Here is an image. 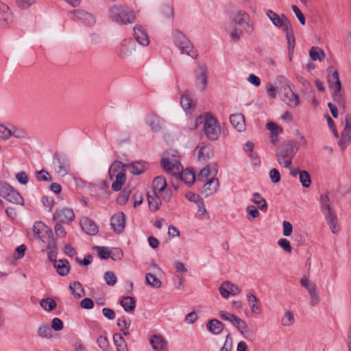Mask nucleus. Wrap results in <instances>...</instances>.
Here are the masks:
<instances>
[{
    "label": "nucleus",
    "instance_id": "33",
    "mask_svg": "<svg viewBox=\"0 0 351 351\" xmlns=\"http://www.w3.org/2000/svg\"><path fill=\"white\" fill-rule=\"evenodd\" d=\"M252 202L257 205L258 209L263 211H266L267 209V204L266 200L261 196V195L256 192L253 194V199Z\"/></svg>",
    "mask_w": 351,
    "mask_h": 351
},
{
    "label": "nucleus",
    "instance_id": "47",
    "mask_svg": "<svg viewBox=\"0 0 351 351\" xmlns=\"http://www.w3.org/2000/svg\"><path fill=\"white\" fill-rule=\"evenodd\" d=\"M145 278L147 283L154 288H160L162 285L161 281L151 273H147Z\"/></svg>",
    "mask_w": 351,
    "mask_h": 351
},
{
    "label": "nucleus",
    "instance_id": "50",
    "mask_svg": "<svg viewBox=\"0 0 351 351\" xmlns=\"http://www.w3.org/2000/svg\"><path fill=\"white\" fill-rule=\"evenodd\" d=\"M95 250H97L99 257L101 259L106 260L111 256V251L104 246H96Z\"/></svg>",
    "mask_w": 351,
    "mask_h": 351
},
{
    "label": "nucleus",
    "instance_id": "61",
    "mask_svg": "<svg viewBox=\"0 0 351 351\" xmlns=\"http://www.w3.org/2000/svg\"><path fill=\"white\" fill-rule=\"evenodd\" d=\"M219 317L222 320L228 321L232 324L237 316L230 313L221 311L219 312Z\"/></svg>",
    "mask_w": 351,
    "mask_h": 351
},
{
    "label": "nucleus",
    "instance_id": "43",
    "mask_svg": "<svg viewBox=\"0 0 351 351\" xmlns=\"http://www.w3.org/2000/svg\"><path fill=\"white\" fill-rule=\"evenodd\" d=\"M332 90V97L334 101L339 106L344 108L346 104V99L343 94L341 92V90H337L335 88H331Z\"/></svg>",
    "mask_w": 351,
    "mask_h": 351
},
{
    "label": "nucleus",
    "instance_id": "48",
    "mask_svg": "<svg viewBox=\"0 0 351 351\" xmlns=\"http://www.w3.org/2000/svg\"><path fill=\"white\" fill-rule=\"evenodd\" d=\"M300 181L304 188H308L311 184V178L309 173L305 170H302L299 175Z\"/></svg>",
    "mask_w": 351,
    "mask_h": 351
},
{
    "label": "nucleus",
    "instance_id": "58",
    "mask_svg": "<svg viewBox=\"0 0 351 351\" xmlns=\"http://www.w3.org/2000/svg\"><path fill=\"white\" fill-rule=\"evenodd\" d=\"M97 343L99 347L102 349L104 351H108L110 345L108 339L104 336H99L97 338Z\"/></svg>",
    "mask_w": 351,
    "mask_h": 351
},
{
    "label": "nucleus",
    "instance_id": "45",
    "mask_svg": "<svg viewBox=\"0 0 351 351\" xmlns=\"http://www.w3.org/2000/svg\"><path fill=\"white\" fill-rule=\"evenodd\" d=\"M132 190L128 187L124 188L121 194L117 197L116 202L119 205H124L129 199Z\"/></svg>",
    "mask_w": 351,
    "mask_h": 351
},
{
    "label": "nucleus",
    "instance_id": "30",
    "mask_svg": "<svg viewBox=\"0 0 351 351\" xmlns=\"http://www.w3.org/2000/svg\"><path fill=\"white\" fill-rule=\"evenodd\" d=\"M113 341L116 346L117 351H128L127 343L122 335L114 333L113 335Z\"/></svg>",
    "mask_w": 351,
    "mask_h": 351
},
{
    "label": "nucleus",
    "instance_id": "59",
    "mask_svg": "<svg viewBox=\"0 0 351 351\" xmlns=\"http://www.w3.org/2000/svg\"><path fill=\"white\" fill-rule=\"evenodd\" d=\"M62 224V223L56 221V223L54 226L56 235L59 238H64L66 235V232Z\"/></svg>",
    "mask_w": 351,
    "mask_h": 351
},
{
    "label": "nucleus",
    "instance_id": "42",
    "mask_svg": "<svg viewBox=\"0 0 351 351\" xmlns=\"http://www.w3.org/2000/svg\"><path fill=\"white\" fill-rule=\"evenodd\" d=\"M311 297V304L313 306H317L319 302V296L317 291L316 285H312L308 290Z\"/></svg>",
    "mask_w": 351,
    "mask_h": 351
},
{
    "label": "nucleus",
    "instance_id": "3",
    "mask_svg": "<svg viewBox=\"0 0 351 351\" xmlns=\"http://www.w3.org/2000/svg\"><path fill=\"white\" fill-rule=\"evenodd\" d=\"M110 19L120 25L132 24L135 21L136 16L134 11L128 7L114 5L108 10Z\"/></svg>",
    "mask_w": 351,
    "mask_h": 351
},
{
    "label": "nucleus",
    "instance_id": "6",
    "mask_svg": "<svg viewBox=\"0 0 351 351\" xmlns=\"http://www.w3.org/2000/svg\"><path fill=\"white\" fill-rule=\"evenodd\" d=\"M204 131L210 141H216L221 134L219 123L217 119L210 114H206L204 117Z\"/></svg>",
    "mask_w": 351,
    "mask_h": 351
},
{
    "label": "nucleus",
    "instance_id": "34",
    "mask_svg": "<svg viewBox=\"0 0 351 351\" xmlns=\"http://www.w3.org/2000/svg\"><path fill=\"white\" fill-rule=\"evenodd\" d=\"M266 15L272 22L274 25L278 27H282V21L284 20V17L282 16L280 17L278 14L271 10H268L266 12Z\"/></svg>",
    "mask_w": 351,
    "mask_h": 351
},
{
    "label": "nucleus",
    "instance_id": "20",
    "mask_svg": "<svg viewBox=\"0 0 351 351\" xmlns=\"http://www.w3.org/2000/svg\"><path fill=\"white\" fill-rule=\"evenodd\" d=\"M230 121L232 127L239 132L245 130V122L244 116L241 113L231 114Z\"/></svg>",
    "mask_w": 351,
    "mask_h": 351
},
{
    "label": "nucleus",
    "instance_id": "62",
    "mask_svg": "<svg viewBox=\"0 0 351 351\" xmlns=\"http://www.w3.org/2000/svg\"><path fill=\"white\" fill-rule=\"evenodd\" d=\"M269 175L271 182L276 184L280 181V173L277 169L274 168L271 169L269 171Z\"/></svg>",
    "mask_w": 351,
    "mask_h": 351
},
{
    "label": "nucleus",
    "instance_id": "32",
    "mask_svg": "<svg viewBox=\"0 0 351 351\" xmlns=\"http://www.w3.org/2000/svg\"><path fill=\"white\" fill-rule=\"evenodd\" d=\"M69 289L73 295L77 298H81L85 294L84 289L80 282L75 281L70 284Z\"/></svg>",
    "mask_w": 351,
    "mask_h": 351
},
{
    "label": "nucleus",
    "instance_id": "7",
    "mask_svg": "<svg viewBox=\"0 0 351 351\" xmlns=\"http://www.w3.org/2000/svg\"><path fill=\"white\" fill-rule=\"evenodd\" d=\"M175 45L180 49L182 53H186L193 58L197 57V53L192 51L193 47L192 43L180 31L175 30L173 32Z\"/></svg>",
    "mask_w": 351,
    "mask_h": 351
},
{
    "label": "nucleus",
    "instance_id": "18",
    "mask_svg": "<svg viewBox=\"0 0 351 351\" xmlns=\"http://www.w3.org/2000/svg\"><path fill=\"white\" fill-rule=\"evenodd\" d=\"M80 226L82 230L88 235L94 236L98 233V226L95 221L88 217H84L81 220Z\"/></svg>",
    "mask_w": 351,
    "mask_h": 351
},
{
    "label": "nucleus",
    "instance_id": "49",
    "mask_svg": "<svg viewBox=\"0 0 351 351\" xmlns=\"http://www.w3.org/2000/svg\"><path fill=\"white\" fill-rule=\"evenodd\" d=\"M213 156V152L210 147H202L198 153V158L199 160H206L210 158Z\"/></svg>",
    "mask_w": 351,
    "mask_h": 351
},
{
    "label": "nucleus",
    "instance_id": "38",
    "mask_svg": "<svg viewBox=\"0 0 351 351\" xmlns=\"http://www.w3.org/2000/svg\"><path fill=\"white\" fill-rule=\"evenodd\" d=\"M213 169L214 171H217V163H212L207 165L206 167L202 169L199 173L197 176L198 180H200L202 178H207L211 174V169Z\"/></svg>",
    "mask_w": 351,
    "mask_h": 351
},
{
    "label": "nucleus",
    "instance_id": "27",
    "mask_svg": "<svg viewBox=\"0 0 351 351\" xmlns=\"http://www.w3.org/2000/svg\"><path fill=\"white\" fill-rule=\"evenodd\" d=\"M167 186V180L165 177L159 176L156 177L152 182V190L156 193L164 192Z\"/></svg>",
    "mask_w": 351,
    "mask_h": 351
},
{
    "label": "nucleus",
    "instance_id": "8",
    "mask_svg": "<svg viewBox=\"0 0 351 351\" xmlns=\"http://www.w3.org/2000/svg\"><path fill=\"white\" fill-rule=\"evenodd\" d=\"M0 196L3 198L15 204H23V198L21 194L8 183L0 182Z\"/></svg>",
    "mask_w": 351,
    "mask_h": 351
},
{
    "label": "nucleus",
    "instance_id": "63",
    "mask_svg": "<svg viewBox=\"0 0 351 351\" xmlns=\"http://www.w3.org/2000/svg\"><path fill=\"white\" fill-rule=\"evenodd\" d=\"M266 128L270 131L271 134H278L279 132H282V128L274 122H268Z\"/></svg>",
    "mask_w": 351,
    "mask_h": 351
},
{
    "label": "nucleus",
    "instance_id": "44",
    "mask_svg": "<svg viewBox=\"0 0 351 351\" xmlns=\"http://www.w3.org/2000/svg\"><path fill=\"white\" fill-rule=\"evenodd\" d=\"M38 335L42 338H51L52 337L51 328L47 324L41 325L38 330Z\"/></svg>",
    "mask_w": 351,
    "mask_h": 351
},
{
    "label": "nucleus",
    "instance_id": "19",
    "mask_svg": "<svg viewBox=\"0 0 351 351\" xmlns=\"http://www.w3.org/2000/svg\"><path fill=\"white\" fill-rule=\"evenodd\" d=\"M147 202L149 208L152 212H156L159 210L162 205L161 199L159 197L158 193H156L154 191L147 192Z\"/></svg>",
    "mask_w": 351,
    "mask_h": 351
},
{
    "label": "nucleus",
    "instance_id": "21",
    "mask_svg": "<svg viewBox=\"0 0 351 351\" xmlns=\"http://www.w3.org/2000/svg\"><path fill=\"white\" fill-rule=\"evenodd\" d=\"M125 167L133 175H141L147 169V164L144 161H135Z\"/></svg>",
    "mask_w": 351,
    "mask_h": 351
},
{
    "label": "nucleus",
    "instance_id": "22",
    "mask_svg": "<svg viewBox=\"0 0 351 351\" xmlns=\"http://www.w3.org/2000/svg\"><path fill=\"white\" fill-rule=\"evenodd\" d=\"M134 36L136 42L142 46H147L149 43L148 35L141 27H134Z\"/></svg>",
    "mask_w": 351,
    "mask_h": 351
},
{
    "label": "nucleus",
    "instance_id": "46",
    "mask_svg": "<svg viewBox=\"0 0 351 351\" xmlns=\"http://www.w3.org/2000/svg\"><path fill=\"white\" fill-rule=\"evenodd\" d=\"M351 141V134L341 132L340 139L339 141V145L341 147V151H344L346 147L350 144Z\"/></svg>",
    "mask_w": 351,
    "mask_h": 351
},
{
    "label": "nucleus",
    "instance_id": "64",
    "mask_svg": "<svg viewBox=\"0 0 351 351\" xmlns=\"http://www.w3.org/2000/svg\"><path fill=\"white\" fill-rule=\"evenodd\" d=\"M232 348V338L230 334H228L226 337V339L223 347L219 351H231Z\"/></svg>",
    "mask_w": 351,
    "mask_h": 351
},
{
    "label": "nucleus",
    "instance_id": "37",
    "mask_svg": "<svg viewBox=\"0 0 351 351\" xmlns=\"http://www.w3.org/2000/svg\"><path fill=\"white\" fill-rule=\"evenodd\" d=\"M40 304L41 307L47 311H51L57 306L56 301L51 298L42 299L40 301Z\"/></svg>",
    "mask_w": 351,
    "mask_h": 351
},
{
    "label": "nucleus",
    "instance_id": "54",
    "mask_svg": "<svg viewBox=\"0 0 351 351\" xmlns=\"http://www.w3.org/2000/svg\"><path fill=\"white\" fill-rule=\"evenodd\" d=\"M232 325L235 326L241 333L246 332L245 330L248 327L247 323L239 317H236Z\"/></svg>",
    "mask_w": 351,
    "mask_h": 351
},
{
    "label": "nucleus",
    "instance_id": "15",
    "mask_svg": "<svg viewBox=\"0 0 351 351\" xmlns=\"http://www.w3.org/2000/svg\"><path fill=\"white\" fill-rule=\"evenodd\" d=\"M146 123L153 132H159L162 127L164 120L154 112H149L146 116Z\"/></svg>",
    "mask_w": 351,
    "mask_h": 351
},
{
    "label": "nucleus",
    "instance_id": "41",
    "mask_svg": "<svg viewBox=\"0 0 351 351\" xmlns=\"http://www.w3.org/2000/svg\"><path fill=\"white\" fill-rule=\"evenodd\" d=\"M309 54H310L311 58L313 61H315L317 60H319V61H322V59H324V58L325 56V53H324V51L322 50L318 47H312L310 50Z\"/></svg>",
    "mask_w": 351,
    "mask_h": 351
},
{
    "label": "nucleus",
    "instance_id": "40",
    "mask_svg": "<svg viewBox=\"0 0 351 351\" xmlns=\"http://www.w3.org/2000/svg\"><path fill=\"white\" fill-rule=\"evenodd\" d=\"M249 16H250L247 12L242 10H239L233 16L232 20L235 24L241 26L243 24L244 22L246 21V20H249Z\"/></svg>",
    "mask_w": 351,
    "mask_h": 351
},
{
    "label": "nucleus",
    "instance_id": "13",
    "mask_svg": "<svg viewBox=\"0 0 351 351\" xmlns=\"http://www.w3.org/2000/svg\"><path fill=\"white\" fill-rule=\"evenodd\" d=\"M196 81L200 83V89L204 91L208 85V68L205 64H199L195 71Z\"/></svg>",
    "mask_w": 351,
    "mask_h": 351
},
{
    "label": "nucleus",
    "instance_id": "56",
    "mask_svg": "<svg viewBox=\"0 0 351 351\" xmlns=\"http://www.w3.org/2000/svg\"><path fill=\"white\" fill-rule=\"evenodd\" d=\"M246 210L247 213V217L249 221H252L260 215L258 209L254 206H247Z\"/></svg>",
    "mask_w": 351,
    "mask_h": 351
},
{
    "label": "nucleus",
    "instance_id": "53",
    "mask_svg": "<svg viewBox=\"0 0 351 351\" xmlns=\"http://www.w3.org/2000/svg\"><path fill=\"white\" fill-rule=\"evenodd\" d=\"M104 278L106 283L109 286H114L117 281V278L114 272L108 271L104 274Z\"/></svg>",
    "mask_w": 351,
    "mask_h": 351
},
{
    "label": "nucleus",
    "instance_id": "4",
    "mask_svg": "<svg viewBox=\"0 0 351 351\" xmlns=\"http://www.w3.org/2000/svg\"><path fill=\"white\" fill-rule=\"evenodd\" d=\"M125 165L121 161L116 160L112 163L109 169V176L111 180L115 178L112 184V189L119 191L126 180Z\"/></svg>",
    "mask_w": 351,
    "mask_h": 351
},
{
    "label": "nucleus",
    "instance_id": "31",
    "mask_svg": "<svg viewBox=\"0 0 351 351\" xmlns=\"http://www.w3.org/2000/svg\"><path fill=\"white\" fill-rule=\"evenodd\" d=\"M136 299L130 296H125L120 302L121 305L127 312H131L136 307Z\"/></svg>",
    "mask_w": 351,
    "mask_h": 351
},
{
    "label": "nucleus",
    "instance_id": "29",
    "mask_svg": "<svg viewBox=\"0 0 351 351\" xmlns=\"http://www.w3.org/2000/svg\"><path fill=\"white\" fill-rule=\"evenodd\" d=\"M179 179L188 185H192L195 181V174L193 171L186 169L185 171H182Z\"/></svg>",
    "mask_w": 351,
    "mask_h": 351
},
{
    "label": "nucleus",
    "instance_id": "5",
    "mask_svg": "<svg viewBox=\"0 0 351 351\" xmlns=\"http://www.w3.org/2000/svg\"><path fill=\"white\" fill-rule=\"evenodd\" d=\"M276 81L282 84L279 90L282 100L291 108L298 106L300 104L299 95L295 93L291 88L289 81L282 75L278 76Z\"/></svg>",
    "mask_w": 351,
    "mask_h": 351
},
{
    "label": "nucleus",
    "instance_id": "55",
    "mask_svg": "<svg viewBox=\"0 0 351 351\" xmlns=\"http://www.w3.org/2000/svg\"><path fill=\"white\" fill-rule=\"evenodd\" d=\"M230 282L226 281L223 282L219 288V291L221 296L224 298H228L229 295H230Z\"/></svg>",
    "mask_w": 351,
    "mask_h": 351
},
{
    "label": "nucleus",
    "instance_id": "25",
    "mask_svg": "<svg viewBox=\"0 0 351 351\" xmlns=\"http://www.w3.org/2000/svg\"><path fill=\"white\" fill-rule=\"evenodd\" d=\"M74 14L76 18L81 20L86 25H92L95 23L94 16L84 10H76L74 11Z\"/></svg>",
    "mask_w": 351,
    "mask_h": 351
},
{
    "label": "nucleus",
    "instance_id": "26",
    "mask_svg": "<svg viewBox=\"0 0 351 351\" xmlns=\"http://www.w3.org/2000/svg\"><path fill=\"white\" fill-rule=\"evenodd\" d=\"M53 266L56 269L58 274L62 276H66L69 273L71 268L69 262L66 259H60L55 261Z\"/></svg>",
    "mask_w": 351,
    "mask_h": 351
},
{
    "label": "nucleus",
    "instance_id": "12",
    "mask_svg": "<svg viewBox=\"0 0 351 351\" xmlns=\"http://www.w3.org/2000/svg\"><path fill=\"white\" fill-rule=\"evenodd\" d=\"M74 218L75 214L73 209L69 208H63L55 211L53 220L59 223L68 224L73 221Z\"/></svg>",
    "mask_w": 351,
    "mask_h": 351
},
{
    "label": "nucleus",
    "instance_id": "1",
    "mask_svg": "<svg viewBox=\"0 0 351 351\" xmlns=\"http://www.w3.org/2000/svg\"><path fill=\"white\" fill-rule=\"evenodd\" d=\"M298 151L297 143L294 140L285 141L280 144L275 156L280 165L291 169L292 160Z\"/></svg>",
    "mask_w": 351,
    "mask_h": 351
},
{
    "label": "nucleus",
    "instance_id": "39",
    "mask_svg": "<svg viewBox=\"0 0 351 351\" xmlns=\"http://www.w3.org/2000/svg\"><path fill=\"white\" fill-rule=\"evenodd\" d=\"M46 225L42 221H36L33 226V232L35 235L38 236V239L44 242L43 237L45 235H42V233L45 232Z\"/></svg>",
    "mask_w": 351,
    "mask_h": 351
},
{
    "label": "nucleus",
    "instance_id": "9",
    "mask_svg": "<svg viewBox=\"0 0 351 351\" xmlns=\"http://www.w3.org/2000/svg\"><path fill=\"white\" fill-rule=\"evenodd\" d=\"M162 168L169 174L178 178L183 170L180 162L176 159L163 158L160 161Z\"/></svg>",
    "mask_w": 351,
    "mask_h": 351
},
{
    "label": "nucleus",
    "instance_id": "17",
    "mask_svg": "<svg viewBox=\"0 0 351 351\" xmlns=\"http://www.w3.org/2000/svg\"><path fill=\"white\" fill-rule=\"evenodd\" d=\"M154 351H168L167 341L161 335H154L149 339Z\"/></svg>",
    "mask_w": 351,
    "mask_h": 351
},
{
    "label": "nucleus",
    "instance_id": "60",
    "mask_svg": "<svg viewBox=\"0 0 351 351\" xmlns=\"http://www.w3.org/2000/svg\"><path fill=\"white\" fill-rule=\"evenodd\" d=\"M294 322L293 313L287 311L285 313L284 317L282 319L281 323L283 326H288L291 325Z\"/></svg>",
    "mask_w": 351,
    "mask_h": 351
},
{
    "label": "nucleus",
    "instance_id": "10",
    "mask_svg": "<svg viewBox=\"0 0 351 351\" xmlns=\"http://www.w3.org/2000/svg\"><path fill=\"white\" fill-rule=\"evenodd\" d=\"M53 163L55 167L56 171L61 175H66L69 170V162L65 155L55 153L53 157Z\"/></svg>",
    "mask_w": 351,
    "mask_h": 351
},
{
    "label": "nucleus",
    "instance_id": "16",
    "mask_svg": "<svg viewBox=\"0 0 351 351\" xmlns=\"http://www.w3.org/2000/svg\"><path fill=\"white\" fill-rule=\"evenodd\" d=\"M12 20L13 16L9 7L0 1V27H8Z\"/></svg>",
    "mask_w": 351,
    "mask_h": 351
},
{
    "label": "nucleus",
    "instance_id": "2",
    "mask_svg": "<svg viewBox=\"0 0 351 351\" xmlns=\"http://www.w3.org/2000/svg\"><path fill=\"white\" fill-rule=\"evenodd\" d=\"M319 203L321 210L325 216V219L330 229L333 234H338L340 228L337 223V215L332 209L328 193L320 195Z\"/></svg>",
    "mask_w": 351,
    "mask_h": 351
},
{
    "label": "nucleus",
    "instance_id": "24",
    "mask_svg": "<svg viewBox=\"0 0 351 351\" xmlns=\"http://www.w3.org/2000/svg\"><path fill=\"white\" fill-rule=\"evenodd\" d=\"M219 186V180L217 178H212L206 182L202 189V193H204L206 197L215 193Z\"/></svg>",
    "mask_w": 351,
    "mask_h": 351
},
{
    "label": "nucleus",
    "instance_id": "57",
    "mask_svg": "<svg viewBox=\"0 0 351 351\" xmlns=\"http://www.w3.org/2000/svg\"><path fill=\"white\" fill-rule=\"evenodd\" d=\"M41 202L45 206V208H48V210L50 212L52 210V208L55 205V201L52 197L49 196H43L42 197Z\"/></svg>",
    "mask_w": 351,
    "mask_h": 351
},
{
    "label": "nucleus",
    "instance_id": "52",
    "mask_svg": "<svg viewBox=\"0 0 351 351\" xmlns=\"http://www.w3.org/2000/svg\"><path fill=\"white\" fill-rule=\"evenodd\" d=\"M282 16L284 17V20L282 21V25L281 27H283V31L286 33V37H290V35L291 36L294 34L292 25L290 21L285 14H282Z\"/></svg>",
    "mask_w": 351,
    "mask_h": 351
},
{
    "label": "nucleus",
    "instance_id": "14",
    "mask_svg": "<svg viewBox=\"0 0 351 351\" xmlns=\"http://www.w3.org/2000/svg\"><path fill=\"white\" fill-rule=\"evenodd\" d=\"M110 225L116 233L123 232L125 227V215L123 213H118L112 215L110 219Z\"/></svg>",
    "mask_w": 351,
    "mask_h": 351
},
{
    "label": "nucleus",
    "instance_id": "23",
    "mask_svg": "<svg viewBox=\"0 0 351 351\" xmlns=\"http://www.w3.org/2000/svg\"><path fill=\"white\" fill-rule=\"evenodd\" d=\"M206 328L210 332L217 335L223 331L224 324L217 319H212L207 322Z\"/></svg>",
    "mask_w": 351,
    "mask_h": 351
},
{
    "label": "nucleus",
    "instance_id": "28",
    "mask_svg": "<svg viewBox=\"0 0 351 351\" xmlns=\"http://www.w3.org/2000/svg\"><path fill=\"white\" fill-rule=\"evenodd\" d=\"M328 82L330 88H335L337 90H341V83L339 77V72L337 70L333 71L331 75L329 74Z\"/></svg>",
    "mask_w": 351,
    "mask_h": 351
},
{
    "label": "nucleus",
    "instance_id": "35",
    "mask_svg": "<svg viewBox=\"0 0 351 351\" xmlns=\"http://www.w3.org/2000/svg\"><path fill=\"white\" fill-rule=\"evenodd\" d=\"M248 304L252 310V311L256 314H258L261 312V308L259 306L256 305V303L258 302L257 297L253 293H248L246 295Z\"/></svg>",
    "mask_w": 351,
    "mask_h": 351
},
{
    "label": "nucleus",
    "instance_id": "11",
    "mask_svg": "<svg viewBox=\"0 0 351 351\" xmlns=\"http://www.w3.org/2000/svg\"><path fill=\"white\" fill-rule=\"evenodd\" d=\"M135 49V43L132 38L124 39L116 49L117 55L121 59L130 56Z\"/></svg>",
    "mask_w": 351,
    "mask_h": 351
},
{
    "label": "nucleus",
    "instance_id": "51",
    "mask_svg": "<svg viewBox=\"0 0 351 351\" xmlns=\"http://www.w3.org/2000/svg\"><path fill=\"white\" fill-rule=\"evenodd\" d=\"M35 177L38 182L51 181L52 180L50 174L45 169L36 171Z\"/></svg>",
    "mask_w": 351,
    "mask_h": 351
},
{
    "label": "nucleus",
    "instance_id": "36",
    "mask_svg": "<svg viewBox=\"0 0 351 351\" xmlns=\"http://www.w3.org/2000/svg\"><path fill=\"white\" fill-rule=\"evenodd\" d=\"M180 104L184 111H187L192 107L195 106V103H194L191 97L187 93L182 95L180 98Z\"/></svg>",
    "mask_w": 351,
    "mask_h": 351
}]
</instances>
